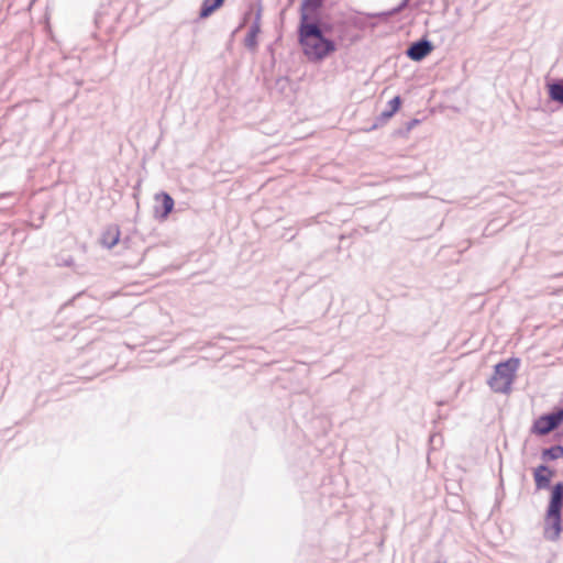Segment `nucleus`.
<instances>
[{
  "label": "nucleus",
  "mask_w": 563,
  "mask_h": 563,
  "mask_svg": "<svg viewBox=\"0 0 563 563\" xmlns=\"http://www.w3.org/2000/svg\"><path fill=\"white\" fill-rule=\"evenodd\" d=\"M325 0H301L296 30L298 45L311 64H320L338 52L345 40L347 25L321 10Z\"/></svg>",
  "instance_id": "nucleus-1"
},
{
  "label": "nucleus",
  "mask_w": 563,
  "mask_h": 563,
  "mask_svg": "<svg viewBox=\"0 0 563 563\" xmlns=\"http://www.w3.org/2000/svg\"><path fill=\"white\" fill-rule=\"evenodd\" d=\"M533 481L537 490L548 489L550 493L553 490L552 478L555 476V470L545 463L539 464L533 468Z\"/></svg>",
  "instance_id": "nucleus-8"
},
{
  "label": "nucleus",
  "mask_w": 563,
  "mask_h": 563,
  "mask_svg": "<svg viewBox=\"0 0 563 563\" xmlns=\"http://www.w3.org/2000/svg\"><path fill=\"white\" fill-rule=\"evenodd\" d=\"M294 1H295V0H288V1H287V5H286V8H289L290 5H292Z\"/></svg>",
  "instance_id": "nucleus-21"
},
{
  "label": "nucleus",
  "mask_w": 563,
  "mask_h": 563,
  "mask_svg": "<svg viewBox=\"0 0 563 563\" xmlns=\"http://www.w3.org/2000/svg\"><path fill=\"white\" fill-rule=\"evenodd\" d=\"M521 360L516 356H510L501 360L494 365L492 376L487 379V384L495 393L507 395L512 389V384L516 379Z\"/></svg>",
  "instance_id": "nucleus-3"
},
{
  "label": "nucleus",
  "mask_w": 563,
  "mask_h": 563,
  "mask_svg": "<svg viewBox=\"0 0 563 563\" xmlns=\"http://www.w3.org/2000/svg\"><path fill=\"white\" fill-rule=\"evenodd\" d=\"M407 2L408 0H401L396 7H394L393 9L390 10H387V11H383V12H379L377 13L378 16L383 18L384 20H387V18L391 16V15H395L397 13H399L404 8L407 7Z\"/></svg>",
  "instance_id": "nucleus-16"
},
{
  "label": "nucleus",
  "mask_w": 563,
  "mask_h": 563,
  "mask_svg": "<svg viewBox=\"0 0 563 563\" xmlns=\"http://www.w3.org/2000/svg\"><path fill=\"white\" fill-rule=\"evenodd\" d=\"M545 90L548 100L563 107V77L547 78Z\"/></svg>",
  "instance_id": "nucleus-9"
},
{
  "label": "nucleus",
  "mask_w": 563,
  "mask_h": 563,
  "mask_svg": "<svg viewBox=\"0 0 563 563\" xmlns=\"http://www.w3.org/2000/svg\"><path fill=\"white\" fill-rule=\"evenodd\" d=\"M404 99L400 95L393 97L386 104V108L374 119V122L368 128L364 129L366 132H372L385 125L402 107Z\"/></svg>",
  "instance_id": "nucleus-6"
},
{
  "label": "nucleus",
  "mask_w": 563,
  "mask_h": 563,
  "mask_svg": "<svg viewBox=\"0 0 563 563\" xmlns=\"http://www.w3.org/2000/svg\"><path fill=\"white\" fill-rule=\"evenodd\" d=\"M563 424V405L554 406L550 411L541 413L530 427V433L543 437Z\"/></svg>",
  "instance_id": "nucleus-4"
},
{
  "label": "nucleus",
  "mask_w": 563,
  "mask_h": 563,
  "mask_svg": "<svg viewBox=\"0 0 563 563\" xmlns=\"http://www.w3.org/2000/svg\"><path fill=\"white\" fill-rule=\"evenodd\" d=\"M437 563H445V562H437Z\"/></svg>",
  "instance_id": "nucleus-22"
},
{
  "label": "nucleus",
  "mask_w": 563,
  "mask_h": 563,
  "mask_svg": "<svg viewBox=\"0 0 563 563\" xmlns=\"http://www.w3.org/2000/svg\"><path fill=\"white\" fill-rule=\"evenodd\" d=\"M241 26H242V25L240 24V25H239L234 31H232L231 36H234V34H235V33L241 29Z\"/></svg>",
  "instance_id": "nucleus-20"
},
{
  "label": "nucleus",
  "mask_w": 563,
  "mask_h": 563,
  "mask_svg": "<svg viewBox=\"0 0 563 563\" xmlns=\"http://www.w3.org/2000/svg\"><path fill=\"white\" fill-rule=\"evenodd\" d=\"M120 228L118 225H110L102 232L100 238V244L103 247L111 250L120 242Z\"/></svg>",
  "instance_id": "nucleus-12"
},
{
  "label": "nucleus",
  "mask_w": 563,
  "mask_h": 563,
  "mask_svg": "<svg viewBox=\"0 0 563 563\" xmlns=\"http://www.w3.org/2000/svg\"><path fill=\"white\" fill-rule=\"evenodd\" d=\"M154 218L159 221H166L175 208V200L167 191H159L154 196Z\"/></svg>",
  "instance_id": "nucleus-7"
},
{
  "label": "nucleus",
  "mask_w": 563,
  "mask_h": 563,
  "mask_svg": "<svg viewBox=\"0 0 563 563\" xmlns=\"http://www.w3.org/2000/svg\"><path fill=\"white\" fill-rule=\"evenodd\" d=\"M267 51H268V53L271 54L272 65H274V64H275V62H276V60H275V49H274V44H269V45L267 46Z\"/></svg>",
  "instance_id": "nucleus-18"
},
{
  "label": "nucleus",
  "mask_w": 563,
  "mask_h": 563,
  "mask_svg": "<svg viewBox=\"0 0 563 563\" xmlns=\"http://www.w3.org/2000/svg\"><path fill=\"white\" fill-rule=\"evenodd\" d=\"M261 32H262V30H256L255 27L254 29L250 27L249 31L246 32L243 43H244V46L250 52H255L257 49L258 35Z\"/></svg>",
  "instance_id": "nucleus-15"
},
{
  "label": "nucleus",
  "mask_w": 563,
  "mask_h": 563,
  "mask_svg": "<svg viewBox=\"0 0 563 563\" xmlns=\"http://www.w3.org/2000/svg\"><path fill=\"white\" fill-rule=\"evenodd\" d=\"M435 46L428 35H422L420 38L411 42L406 51L405 55L412 62L420 63L426 59L433 51Z\"/></svg>",
  "instance_id": "nucleus-5"
},
{
  "label": "nucleus",
  "mask_w": 563,
  "mask_h": 563,
  "mask_svg": "<svg viewBox=\"0 0 563 563\" xmlns=\"http://www.w3.org/2000/svg\"><path fill=\"white\" fill-rule=\"evenodd\" d=\"M540 457L545 464H548L549 462L556 461L559 459H563V445L558 443L542 449Z\"/></svg>",
  "instance_id": "nucleus-13"
},
{
  "label": "nucleus",
  "mask_w": 563,
  "mask_h": 563,
  "mask_svg": "<svg viewBox=\"0 0 563 563\" xmlns=\"http://www.w3.org/2000/svg\"><path fill=\"white\" fill-rule=\"evenodd\" d=\"M75 264V260L73 256H67L66 258L63 260V262L59 264L62 266H65V267H70Z\"/></svg>",
  "instance_id": "nucleus-17"
},
{
  "label": "nucleus",
  "mask_w": 563,
  "mask_h": 563,
  "mask_svg": "<svg viewBox=\"0 0 563 563\" xmlns=\"http://www.w3.org/2000/svg\"><path fill=\"white\" fill-rule=\"evenodd\" d=\"M563 531V481L553 484L543 518V536L549 541H558Z\"/></svg>",
  "instance_id": "nucleus-2"
},
{
  "label": "nucleus",
  "mask_w": 563,
  "mask_h": 563,
  "mask_svg": "<svg viewBox=\"0 0 563 563\" xmlns=\"http://www.w3.org/2000/svg\"><path fill=\"white\" fill-rule=\"evenodd\" d=\"M253 16V21L250 27L262 30V14H263V4L261 0L252 1L249 3L247 10L243 15V21L247 20L251 15Z\"/></svg>",
  "instance_id": "nucleus-11"
},
{
  "label": "nucleus",
  "mask_w": 563,
  "mask_h": 563,
  "mask_svg": "<svg viewBox=\"0 0 563 563\" xmlns=\"http://www.w3.org/2000/svg\"><path fill=\"white\" fill-rule=\"evenodd\" d=\"M421 123L420 119L413 118L405 122L401 126L395 129L391 133L393 137H407L410 131Z\"/></svg>",
  "instance_id": "nucleus-14"
},
{
  "label": "nucleus",
  "mask_w": 563,
  "mask_h": 563,
  "mask_svg": "<svg viewBox=\"0 0 563 563\" xmlns=\"http://www.w3.org/2000/svg\"><path fill=\"white\" fill-rule=\"evenodd\" d=\"M283 80L284 81H288V77H286V76L285 77H279V78H277L276 82L279 84Z\"/></svg>",
  "instance_id": "nucleus-19"
},
{
  "label": "nucleus",
  "mask_w": 563,
  "mask_h": 563,
  "mask_svg": "<svg viewBox=\"0 0 563 563\" xmlns=\"http://www.w3.org/2000/svg\"><path fill=\"white\" fill-rule=\"evenodd\" d=\"M224 3L225 0H202L195 22L210 18L213 13L220 10Z\"/></svg>",
  "instance_id": "nucleus-10"
}]
</instances>
